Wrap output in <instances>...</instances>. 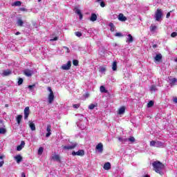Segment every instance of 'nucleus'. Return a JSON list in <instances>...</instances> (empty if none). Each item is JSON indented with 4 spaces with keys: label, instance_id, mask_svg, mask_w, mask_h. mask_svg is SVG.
I'll list each match as a JSON object with an SVG mask.
<instances>
[{
    "label": "nucleus",
    "instance_id": "1",
    "mask_svg": "<svg viewBox=\"0 0 177 177\" xmlns=\"http://www.w3.org/2000/svg\"><path fill=\"white\" fill-rule=\"evenodd\" d=\"M152 166L155 172L159 174V175H162V169L165 168V165L162 164V162L156 160L152 163Z\"/></svg>",
    "mask_w": 177,
    "mask_h": 177
},
{
    "label": "nucleus",
    "instance_id": "2",
    "mask_svg": "<svg viewBox=\"0 0 177 177\" xmlns=\"http://www.w3.org/2000/svg\"><path fill=\"white\" fill-rule=\"evenodd\" d=\"M48 91L50 92L48 96V104H52L53 103V100H55V94L53 93V91L51 87H48Z\"/></svg>",
    "mask_w": 177,
    "mask_h": 177
},
{
    "label": "nucleus",
    "instance_id": "3",
    "mask_svg": "<svg viewBox=\"0 0 177 177\" xmlns=\"http://www.w3.org/2000/svg\"><path fill=\"white\" fill-rule=\"evenodd\" d=\"M162 17V10H161V9L160 8H158L155 13V19L156 21H160Z\"/></svg>",
    "mask_w": 177,
    "mask_h": 177
},
{
    "label": "nucleus",
    "instance_id": "4",
    "mask_svg": "<svg viewBox=\"0 0 177 177\" xmlns=\"http://www.w3.org/2000/svg\"><path fill=\"white\" fill-rule=\"evenodd\" d=\"M24 120H28V115H30V107L26 106L24 111Z\"/></svg>",
    "mask_w": 177,
    "mask_h": 177
},
{
    "label": "nucleus",
    "instance_id": "5",
    "mask_svg": "<svg viewBox=\"0 0 177 177\" xmlns=\"http://www.w3.org/2000/svg\"><path fill=\"white\" fill-rule=\"evenodd\" d=\"M62 70H70L71 68V61H68L66 64H64L61 66Z\"/></svg>",
    "mask_w": 177,
    "mask_h": 177
},
{
    "label": "nucleus",
    "instance_id": "6",
    "mask_svg": "<svg viewBox=\"0 0 177 177\" xmlns=\"http://www.w3.org/2000/svg\"><path fill=\"white\" fill-rule=\"evenodd\" d=\"M150 146L151 147H153V146H156V147H160L161 146H162V143L160 141H154V140H152L150 142Z\"/></svg>",
    "mask_w": 177,
    "mask_h": 177
},
{
    "label": "nucleus",
    "instance_id": "7",
    "mask_svg": "<svg viewBox=\"0 0 177 177\" xmlns=\"http://www.w3.org/2000/svg\"><path fill=\"white\" fill-rule=\"evenodd\" d=\"M76 147H77V143H74L72 145L64 146L63 149L64 150H73V149H75Z\"/></svg>",
    "mask_w": 177,
    "mask_h": 177
},
{
    "label": "nucleus",
    "instance_id": "8",
    "mask_svg": "<svg viewBox=\"0 0 177 177\" xmlns=\"http://www.w3.org/2000/svg\"><path fill=\"white\" fill-rule=\"evenodd\" d=\"M85 152L84 150H79L77 151H72V156H84Z\"/></svg>",
    "mask_w": 177,
    "mask_h": 177
},
{
    "label": "nucleus",
    "instance_id": "9",
    "mask_svg": "<svg viewBox=\"0 0 177 177\" xmlns=\"http://www.w3.org/2000/svg\"><path fill=\"white\" fill-rule=\"evenodd\" d=\"M95 149L97 150L98 153H103V144L102 142L98 143Z\"/></svg>",
    "mask_w": 177,
    "mask_h": 177
},
{
    "label": "nucleus",
    "instance_id": "10",
    "mask_svg": "<svg viewBox=\"0 0 177 177\" xmlns=\"http://www.w3.org/2000/svg\"><path fill=\"white\" fill-rule=\"evenodd\" d=\"M24 74L26 77H31V75H32V74H34V71H32L30 69H26L24 71Z\"/></svg>",
    "mask_w": 177,
    "mask_h": 177
},
{
    "label": "nucleus",
    "instance_id": "11",
    "mask_svg": "<svg viewBox=\"0 0 177 177\" xmlns=\"http://www.w3.org/2000/svg\"><path fill=\"white\" fill-rule=\"evenodd\" d=\"M46 131L48 133L46 134V138H49V136L52 135V133L50 132V131H52V126L50 124L47 125Z\"/></svg>",
    "mask_w": 177,
    "mask_h": 177
},
{
    "label": "nucleus",
    "instance_id": "12",
    "mask_svg": "<svg viewBox=\"0 0 177 177\" xmlns=\"http://www.w3.org/2000/svg\"><path fill=\"white\" fill-rule=\"evenodd\" d=\"M15 160L17 162V164H20L21 161H23V157L21 155H17L14 157Z\"/></svg>",
    "mask_w": 177,
    "mask_h": 177
},
{
    "label": "nucleus",
    "instance_id": "13",
    "mask_svg": "<svg viewBox=\"0 0 177 177\" xmlns=\"http://www.w3.org/2000/svg\"><path fill=\"white\" fill-rule=\"evenodd\" d=\"M118 19L120 21H127V17L122 13L119 14Z\"/></svg>",
    "mask_w": 177,
    "mask_h": 177
},
{
    "label": "nucleus",
    "instance_id": "14",
    "mask_svg": "<svg viewBox=\"0 0 177 177\" xmlns=\"http://www.w3.org/2000/svg\"><path fill=\"white\" fill-rule=\"evenodd\" d=\"M75 13H76V15H78L80 16V19L82 20V13L81 12V10H80V9H78V8H75Z\"/></svg>",
    "mask_w": 177,
    "mask_h": 177
},
{
    "label": "nucleus",
    "instance_id": "15",
    "mask_svg": "<svg viewBox=\"0 0 177 177\" xmlns=\"http://www.w3.org/2000/svg\"><path fill=\"white\" fill-rule=\"evenodd\" d=\"M12 74V71L10 69H7L3 71L2 75L3 77H8V75H10Z\"/></svg>",
    "mask_w": 177,
    "mask_h": 177
},
{
    "label": "nucleus",
    "instance_id": "16",
    "mask_svg": "<svg viewBox=\"0 0 177 177\" xmlns=\"http://www.w3.org/2000/svg\"><path fill=\"white\" fill-rule=\"evenodd\" d=\"M104 169H105V171H109V169H111V164L110 162H106L104 165Z\"/></svg>",
    "mask_w": 177,
    "mask_h": 177
},
{
    "label": "nucleus",
    "instance_id": "17",
    "mask_svg": "<svg viewBox=\"0 0 177 177\" xmlns=\"http://www.w3.org/2000/svg\"><path fill=\"white\" fill-rule=\"evenodd\" d=\"M127 37H128V38H127L126 42H128V44H131V43L133 42V37H132V35L129 34L127 35Z\"/></svg>",
    "mask_w": 177,
    "mask_h": 177
},
{
    "label": "nucleus",
    "instance_id": "18",
    "mask_svg": "<svg viewBox=\"0 0 177 177\" xmlns=\"http://www.w3.org/2000/svg\"><path fill=\"white\" fill-rule=\"evenodd\" d=\"M90 20L91 21H96V20H97V15H96L95 13H92L90 17Z\"/></svg>",
    "mask_w": 177,
    "mask_h": 177
},
{
    "label": "nucleus",
    "instance_id": "19",
    "mask_svg": "<svg viewBox=\"0 0 177 177\" xmlns=\"http://www.w3.org/2000/svg\"><path fill=\"white\" fill-rule=\"evenodd\" d=\"M155 60L156 62H161V60H162V55L160 53L156 55L155 57Z\"/></svg>",
    "mask_w": 177,
    "mask_h": 177
},
{
    "label": "nucleus",
    "instance_id": "20",
    "mask_svg": "<svg viewBox=\"0 0 177 177\" xmlns=\"http://www.w3.org/2000/svg\"><path fill=\"white\" fill-rule=\"evenodd\" d=\"M124 113H125V106H121L119 109H118V114L121 115V114H124Z\"/></svg>",
    "mask_w": 177,
    "mask_h": 177
},
{
    "label": "nucleus",
    "instance_id": "21",
    "mask_svg": "<svg viewBox=\"0 0 177 177\" xmlns=\"http://www.w3.org/2000/svg\"><path fill=\"white\" fill-rule=\"evenodd\" d=\"M100 91L102 93H107L109 92L107 90H106V87H104V86H101L100 87Z\"/></svg>",
    "mask_w": 177,
    "mask_h": 177
},
{
    "label": "nucleus",
    "instance_id": "22",
    "mask_svg": "<svg viewBox=\"0 0 177 177\" xmlns=\"http://www.w3.org/2000/svg\"><path fill=\"white\" fill-rule=\"evenodd\" d=\"M23 118V115H18L17 117V122L18 125H20V122H21V120Z\"/></svg>",
    "mask_w": 177,
    "mask_h": 177
},
{
    "label": "nucleus",
    "instance_id": "23",
    "mask_svg": "<svg viewBox=\"0 0 177 177\" xmlns=\"http://www.w3.org/2000/svg\"><path fill=\"white\" fill-rule=\"evenodd\" d=\"M29 127L31 131H35V124H34L32 122H29Z\"/></svg>",
    "mask_w": 177,
    "mask_h": 177
},
{
    "label": "nucleus",
    "instance_id": "24",
    "mask_svg": "<svg viewBox=\"0 0 177 177\" xmlns=\"http://www.w3.org/2000/svg\"><path fill=\"white\" fill-rule=\"evenodd\" d=\"M52 160L54 161H60V156L59 155H54L52 156Z\"/></svg>",
    "mask_w": 177,
    "mask_h": 177
},
{
    "label": "nucleus",
    "instance_id": "25",
    "mask_svg": "<svg viewBox=\"0 0 177 177\" xmlns=\"http://www.w3.org/2000/svg\"><path fill=\"white\" fill-rule=\"evenodd\" d=\"M112 70L113 71H117V62H113L112 64Z\"/></svg>",
    "mask_w": 177,
    "mask_h": 177
},
{
    "label": "nucleus",
    "instance_id": "26",
    "mask_svg": "<svg viewBox=\"0 0 177 177\" xmlns=\"http://www.w3.org/2000/svg\"><path fill=\"white\" fill-rule=\"evenodd\" d=\"M109 27L111 28V32H114V30H115V26H114V24L110 23Z\"/></svg>",
    "mask_w": 177,
    "mask_h": 177
},
{
    "label": "nucleus",
    "instance_id": "27",
    "mask_svg": "<svg viewBox=\"0 0 177 177\" xmlns=\"http://www.w3.org/2000/svg\"><path fill=\"white\" fill-rule=\"evenodd\" d=\"M17 24L18 26H19V27H23V24H24V22L23 21V20H21V19H19L17 20Z\"/></svg>",
    "mask_w": 177,
    "mask_h": 177
},
{
    "label": "nucleus",
    "instance_id": "28",
    "mask_svg": "<svg viewBox=\"0 0 177 177\" xmlns=\"http://www.w3.org/2000/svg\"><path fill=\"white\" fill-rule=\"evenodd\" d=\"M128 140L131 143H135V142L136 141V140L135 139V137L133 136H131L130 138H129Z\"/></svg>",
    "mask_w": 177,
    "mask_h": 177
},
{
    "label": "nucleus",
    "instance_id": "29",
    "mask_svg": "<svg viewBox=\"0 0 177 177\" xmlns=\"http://www.w3.org/2000/svg\"><path fill=\"white\" fill-rule=\"evenodd\" d=\"M150 91L151 92H156V91H157L156 85L151 86Z\"/></svg>",
    "mask_w": 177,
    "mask_h": 177
},
{
    "label": "nucleus",
    "instance_id": "30",
    "mask_svg": "<svg viewBox=\"0 0 177 177\" xmlns=\"http://www.w3.org/2000/svg\"><path fill=\"white\" fill-rule=\"evenodd\" d=\"M0 133L1 135H5V133H6V129L0 128Z\"/></svg>",
    "mask_w": 177,
    "mask_h": 177
},
{
    "label": "nucleus",
    "instance_id": "31",
    "mask_svg": "<svg viewBox=\"0 0 177 177\" xmlns=\"http://www.w3.org/2000/svg\"><path fill=\"white\" fill-rule=\"evenodd\" d=\"M15 6H21V1H17L14 3Z\"/></svg>",
    "mask_w": 177,
    "mask_h": 177
},
{
    "label": "nucleus",
    "instance_id": "32",
    "mask_svg": "<svg viewBox=\"0 0 177 177\" xmlns=\"http://www.w3.org/2000/svg\"><path fill=\"white\" fill-rule=\"evenodd\" d=\"M44 153V148L43 147H39L38 149V154L39 156H41Z\"/></svg>",
    "mask_w": 177,
    "mask_h": 177
},
{
    "label": "nucleus",
    "instance_id": "33",
    "mask_svg": "<svg viewBox=\"0 0 177 177\" xmlns=\"http://www.w3.org/2000/svg\"><path fill=\"white\" fill-rule=\"evenodd\" d=\"M154 106V102L153 101H149V103L147 104V107H153Z\"/></svg>",
    "mask_w": 177,
    "mask_h": 177
},
{
    "label": "nucleus",
    "instance_id": "34",
    "mask_svg": "<svg viewBox=\"0 0 177 177\" xmlns=\"http://www.w3.org/2000/svg\"><path fill=\"white\" fill-rule=\"evenodd\" d=\"M23 82H24L23 78L19 77L18 82H17L18 85L19 86L23 84Z\"/></svg>",
    "mask_w": 177,
    "mask_h": 177
},
{
    "label": "nucleus",
    "instance_id": "35",
    "mask_svg": "<svg viewBox=\"0 0 177 177\" xmlns=\"http://www.w3.org/2000/svg\"><path fill=\"white\" fill-rule=\"evenodd\" d=\"M157 29V26H154V25H151L150 26V30L151 31H156V30Z\"/></svg>",
    "mask_w": 177,
    "mask_h": 177
},
{
    "label": "nucleus",
    "instance_id": "36",
    "mask_svg": "<svg viewBox=\"0 0 177 177\" xmlns=\"http://www.w3.org/2000/svg\"><path fill=\"white\" fill-rule=\"evenodd\" d=\"M75 35H76V37H82V32H75Z\"/></svg>",
    "mask_w": 177,
    "mask_h": 177
},
{
    "label": "nucleus",
    "instance_id": "37",
    "mask_svg": "<svg viewBox=\"0 0 177 177\" xmlns=\"http://www.w3.org/2000/svg\"><path fill=\"white\" fill-rule=\"evenodd\" d=\"M73 66H78V64H79L78 60L74 59L73 61Z\"/></svg>",
    "mask_w": 177,
    "mask_h": 177
},
{
    "label": "nucleus",
    "instance_id": "38",
    "mask_svg": "<svg viewBox=\"0 0 177 177\" xmlns=\"http://www.w3.org/2000/svg\"><path fill=\"white\" fill-rule=\"evenodd\" d=\"M28 88L30 89V91H32V89H34V88H35V84L28 85Z\"/></svg>",
    "mask_w": 177,
    "mask_h": 177
},
{
    "label": "nucleus",
    "instance_id": "39",
    "mask_svg": "<svg viewBox=\"0 0 177 177\" xmlns=\"http://www.w3.org/2000/svg\"><path fill=\"white\" fill-rule=\"evenodd\" d=\"M176 36H177V32H173L171 34V38H175Z\"/></svg>",
    "mask_w": 177,
    "mask_h": 177
},
{
    "label": "nucleus",
    "instance_id": "40",
    "mask_svg": "<svg viewBox=\"0 0 177 177\" xmlns=\"http://www.w3.org/2000/svg\"><path fill=\"white\" fill-rule=\"evenodd\" d=\"M88 109H89L90 110H93V109H95V104H91L89 105V106H88Z\"/></svg>",
    "mask_w": 177,
    "mask_h": 177
},
{
    "label": "nucleus",
    "instance_id": "41",
    "mask_svg": "<svg viewBox=\"0 0 177 177\" xmlns=\"http://www.w3.org/2000/svg\"><path fill=\"white\" fill-rule=\"evenodd\" d=\"M21 149H23V147H21V145H18L17 147V151H20L21 150Z\"/></svg>",
    "mask_w": 177,
    "mask_h": 177
},
{
    "label": "nucleus",
    "instance_id": "42",
    "mask_svg": "<svg viewBox=\"0 0 177 177\" xmlns=\"http://www.w3.org/2000/svg\"><path fill=\"white\" fill-rule=\"evenodd\" d=\"M100 6L101 8H104V6H106V3H104V1L100 2Z\"/></svg>",
    "mask_w": 177,
    "mask_h": 177
},
{
    "label": "nucleus",
    "instance_id": "43",
    "mask_svg": "<svg viewBox=\"0 0 177 177\" xmlns=\"http://www.w3.org/2000/svg\"><path fill=\"white\" fill-rule=\"evenodd\" d=\"M115 37H122V34L121 32H116Z\"/></svg>",
    "mask_w": 177,
    "mask_h": 177
},
{
    "label": "nucleus",
    "instance_id": "44",
    "mask_svg": "<svg viewBox=\"0 0 177 177\" xmlns=\"http://www.w3.org/2000/svg\"><path fill=\"white\" fill-rule=\"evenodd\" d=\"M73 107L74 109H79L80 104H75L73 105Z\"/></svg>",
    "mask_w": 177,
    "mask_h": 177
},
{
    "label": "nucleus",
    "instance_id": "45",
    "mask_svg": "<svg viewBox=\"0 0 177 177\" xmlns=\"http://www.w3.org/2000/svg\"><path fill=\"white\" fill-rule=\"evenodd\" d=\"M19 10H21V12H27V9H26L25 8H20Z\"/></svg>",
    "mask_w": 177,
    "mask_h": 177
},
{
    "label": "nucleus",
    "instance_id": "46",
    "mask_svg": "<svg viewBox=\"0 0 177 177\" xmlns=\"http://www.w3.org/2000/svg\"><path fill=\"white\" fill-rule=\"evenodd\" d=\"M171 17V12H169L167 15H166V18L167 19H169V17Z\"/></svg>",
    "mask_w": 177,
    "mask_h": 177
},
{
    "label": "nucleus",
    "instance_id": "47",
    "mask_svg": "<svg viewBox=\"0 0 177 177\" xmlns=\"http://www.w3.org/2000/svg\"><path fill=\"white\" fill-rule=\"evenodd\" d=\"M64 49H66L67 53H70V49L68 48V47L64 46Z\"/></svg>",
    "mask_w": 177,
    "mask_h": 177
},
{
    "label": "nucleus",
    "instance_id": "48",
    "mask_svg": "<svg viewBox=\"0 0 177 177\" xmlns=\"http://www.w3.org/2000/svg\"><path fill=\"white\" fill-rule=\"evenodd\" d=\"M5 164V161H3V160H1V162H0V167H3V165Z\"/></svg>",
    "mask_w": 177,
    "mask_h": 177
},
{
    "label": "nucleus",
    "instance_id": "49",
    "mask_svg": "<svg viewBox=\"0 0 177 177\" xmlns=\"http://www.w3.org/2000/svg\"><path fill=\"white\" fill-rule=\"evenodd\" d=\"M25 145H26V142L24 141H21L20 146L23 147H24Z\"/></svg>",
    "mask_w": 177,
    "mask_h": 177
},
{
    "label": "nucleus",
    "instance_id": "50",
    "mask_svg": "<svg viewBox=\"0 0 177 177\" xmlns=\"http://www.w3.org/2000/svg\"><path fill=\"white\" fill-rule=\"evenodd\" d=\"M59 38L57 37H54L53 39H51L50 41H57Z\"/></svg>",
    "mask_w": 177,
    "mask_h": 177
},
{
    "label": "nucleus",
    "instance_id": "51",
    "mask_svg": "<svg viewBox=\"0 0 177 177\" xmlns=\"http://www.w3.org/2000/svg\"><path fill=\"white\" fill-rule=\"evenodd\" d=\"M177 80L176 78H174L172 80H171V83L172 84H175Z\"/></svg>",
    "mask_w": 177,
    "mask_h": 177
},
{
    "label": "nucleus",
    "instance_id": "52",
    "mask_svg": "<svg viewBox=\"0 0 177 177\" xmlns=\"http://www.w3.org/2000/svg\"><path fill=\"white\" fill-rule=\"evenodd\" d=\"M118 140H119V142H122V137H117Z\"/></svg>",
    "mask_w": 177,
    "mask_h": 177
},
{
    "label": "nucleus",
    "instance_id": "53",
    "mask_svg": "<svg viewBox=\"0 0 177 177\" xmlns=\"http://www.w3.org/2000/svg\"><path fill=\"white\" fill-rule=\"evenodd\" d=\"M173 102L177 103V97L174 98Z\"/></svg>",
    "mask_w": 177,
    "mask_h": 177
},
{
    "label": "nucleus",
    "instance_id": "54",
    "mask_svg": "<svg viewBox=\"0 0 177 177\" xmlns=\"http://www.w3.org/2000/svg\"><path fill=\"white\" fill-rule=\"evenodd\" d=\"M101 71H102V72L106 71V68H101Z\"/></svg>",
    "mask_w": 177,
    "mask_h": 177
},
{
    "label": "nucleus",
    "instance_id": "55",
    "mask_svg": "<svg viewBox=\"0 0 177 177\" xmlns=\"http://www.w3.org/2000/svg\"><path fill=\"white\" fill-rule=\"evenodd\" d=\"M5 156H3V155H0V160H3V158H4Z\"/></svg>",
    "mask_w": 177,
    "mask_h": 177
},
{
    "label": "nucleus",
    "instance_id": "56",
    "mask_svg": "<svg viewBox=\"0 0 177 177\" xmlns=\"http://www.w3.org/2000/svg\"><path fill=\"white\" fill-rule=\"evenodd\" d=\"M152 48H153L154 49H156V48H157V44H153V45L152 46Z\"/></svg>",
    "mask_w": 177,
    "mask_h": 177
},
{
    "label": "nucleus",
    "instance_id": "57",
    "mask_svg": "<svg viewBox=\"0 0 177 177\" xmlns=\"http://www.w3.org/2000/svg\"><path fill=\"white\" fill-rule=\"evenodd\" d=\"M21 177H26V174H24V172L21 173Z\"/></svg>",
    "mask_w": 177,
    "mask_h": 177
},
{
    "label": "nucleus",
    "instance_id": "58",
    "mask_svg": "<svg viewBox=\"0 0 177 177\" xmlns=\"http://www.w3.org/2000/svg\"><path fill=\"white\" fill-rule=\"evenodd\" d=\"M15 35H20V32H17L15 33Z\"/></svg>",
    "mask_w": 177,
    "mask_h": 177
},
{
    "label": "nucleus",
    "instance_id": "59",
    "mask_svg": "<svg viewBox=\"0 0 177 177\" xmlns=\"http://www.w3.org/2000/svg\"><path fill=\"white\" fill-rule=\"evenodd\" d=\"M143 177H150V176H149V175H145V176H144Z\"/></svg>",
    "mask_w": 177,
    "mask_h": 177
},
{
    "label": "nucleus",
    "instance_id": "60",
    "mask_svg": "<svg viewBox=\"0 0 177 177\" xmlns=\"http://www.w3.org/2000/svg\"><path fill=\"white\" fill-rule=\"evenodd\" d=\"M41 0H38V2H41Z\"/></svg>",
    "mask_w": 177,
    "mask_h": 177
},
{
    "label": "nucleus",
    "instance_id": "61",
    "mask_svg": "<svg viewBox=\"0 0 177 177\" xmlns=\"http://www.w3.org/2000/svg\"><path fill=\"white\" fill-rule=\"evenodd\" d=\"M8 104H6V107H8Z\"/></svg>",
    "mask_w": 177,
    "mask_h": 177
},
{
    "label": "nucleus",
    "instance_id": "62",
    "mask_svg": "<svg viewBox=\"0 0 177 177\" xmlns=\"http://www.w3.org/2000/svg\"><path fill=\"white\" fill-rule=\"evenodd\" d=\"M175 62H177V59H175Z\"/></svg>",
    "mask_w": 177,
    "mask_h": 177
},
{
    "label": "nucleus",
    "instance_id": "63",
    "mask_svg": "<svg viewBox=\"0 0 177 177\" xmlns=\"http://www.w3.org/2000/svg\"><path fill=\"white\" fill-rule=\"evenodd\" d=\"M100 0H98L97 2H100Z\"/></svg>",
    "mask_w": 177,
    "mask_h": 177
}]
</instances>
